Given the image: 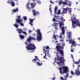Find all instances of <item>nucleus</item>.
<instances>
[{
    "instance_id": "1",
    "label": "nucleus",
    "mask_w": 80,
    "mask_h": 80,
    "mask_svg": "<svg viewBox=\"0 0 80 80\" xmlns=\"http://www.w3.org/2000/svg\"><path fill=\"white\" fill-rule=\"evenodd\" d=\"M56 55L59 54L60 53L61 55V57H63V49L64 48V47L62 46H56Z\"/></svg>"
},
{
    "instance_id": "2",
    "label": "nucleus",
    "mask_w": 80,
    "mask_h": 80,
    "mask_svg": "<svg viewBox=\"0 0 80 80\" xmlns=\"http://www.w3.org/2000/svg\"><path fill=\"white\" fill-rule=\"evenodd\" d=\"M62 69L63 70V72H62V68L61 67H59V68L60 72L61 74H63V73H65L68 72V68L67 66H63Z\"/></svg>"
},
{
    "instance_id": "3",
    "label": "nucleus",
    "mask_w": 80,
    "mask_h": 80,
    "mask_svg": "<svg viewBox=\"0 0 80 80\" xmlns=\"http://www.w3.org/2000/svg\"><path fill=\"white\" fill-rule=\"evenodd\" d=\"M26 47L28 50H33L36 49V47L34 44H29Z\"/></svg>"
},
{
    "instance_id": "4",
    "label": "nucleus",
    "mask_w": 80,
    "mask_h": 80,
    "mask_svg": "<svg viewBox=\"0 0 80 80\" xmlns=\"http://www.w3.org/2000/svg\"><path fill=\"white\" fill-rule=\"evenodd\" d=\"M56 56L57 57V60L58 61H60V62H58V63L61 64L62 63H64V62H65V59H63L64 58V57L62 58L61 57L59 56L58 55H57Z\"/></svg>"
},
{
    "instance_id": "5",
    "label": "nucleus",
    "mask_w": 80,
    "mask_h": 80,
    "mask_svg": "<svg viewBox=\"0 0 80 80\" xmlns=\"http://www.w3.org/2000/svg\"><path fill=\"white\" fill-rule=\"evenodd\" d=\"M37 34L38 36L37 37V40L38 41L42 40V33L40 32V31L39 29H38L37 31Z\"/></svg>"
},
{
    "instance_id": "6",
    "label": "nucleus",
    "mask_w": 80,
    "mask_h": 80,
    "mask_svg": "<svg viewBox=\"0 0 80 80\" xmlns=\"http://www.w3.org/2000/svg\"><path fill=\"white\" fill-rule=\"evenodd\" d=\"M16 23L17 24H18V23H20V25H21V26H22V27H23V25H24V24H23V23L22 22V20L20 19H16Z\"/></svg>"
},
{
    "instance_id": "7",
    "label": "nucleus",
    "mask_w": 80,
    "mask_h": 80,
    "mask_svg": "<svg viewBox=\"0 0 80 80\" xmlns=\"http://www.w3.org/2000/svg\"><path fill=\"white\" fill-rule=\"evenodd\" d=\"M32 12L33 13V15L34 17H35L36 15H38L40 14V13H39V12L38 11H35V10H32Z\"/></svg>"
},
{
    "instance_id": "8",
    "label": "nucleus",
    "mask_w": 80,
    "mask_h": 80,
    "mask_svg": "<svg viewBox=\"0 0 80 80\" xmlns=\"http://www.w3.org/2000/svg\"><path fill=\"white\" fill-rule=\"evenodd\" d=\"M74 74H75V75H76L77 76L78 75H80V70H79L78 68L77 69L75 70Z\"/></svg>"
},
{
    "instance_id": "9",
    "label": "nucleus",
    "mask_w": 80,
    "mask_h": 80,
    "mask_svg": "<svg viewBox=\"0 0 80 80\" xmlns=\"http://www.w3.org/2000/svg\"><path fill=\"white\" fill-rule=\"evenodd\" d=\"M68 74H67L66 75L64 76V78L63 77H60V80H67V78H68Z\"/></svg>"
},
{
    "instance_id": "10",
    "label": "nucleus",
    "mask_w": 80,
    "mask_h": 80,
    "mask_svg": "<svg viewBox=\"0 0 80 80\" xmlns=\"http://www.w3.org/2000/svg\"><path fill=\"white\" fill-rule=\"evenodd\" d=\"M69 10V8H63V10L62 12V14H64V13H67L68 12V10Z\"/></svg>"
},
{
    "instance_id": "11",
    "label": "nucleus",
    "mask_w": 80,
    "mask_h": 80,
    "mask_svg": "<svg viewBox=\"0 0 80 80\" xmlns=\"http://www.w3.org/2000/svg\"><path fill=\"white\" fill-rule=\"evenodd\" d=\"M54 27L55 30H58V23L56 22L54 23Z\"/></svg>"
},
{
    "instance_id": "12",
    "label": "nucleus",
    "mask_w": 80,
    "mask_h": 80,
    "mask_svg": "<svg viewBox=\"0 0 80 80\" xmlns=\"http://www.w3.org/2000/svg\"><path fill=\"white\" fill-rule=\"evenodd\" d=\"M49 49V46H47V47L46 46H44L43 47V51L44 52H47V51H49L48 50L47 51L46 50H47L48 49Z\"/></svg>"
},
{
    "instance_id": "13",
    "label": "nucleus",
    "mask_w": 80,
    "mask_h": 80,
    "mask_svg": "<svg viewBox=\"0 0 80 80\" xmlns=\"http://www.w3.org/2000/svg\"><path fill=\"white\" fill-rule=\"evenodd\" d=\"M16 30L19 33H23V31L20 28L17 29Z\"/></svg>"
},
{
    "instance_id": "14",
    "label": "nucleus",
    "mask_w": 80,
    "mask_h": 80,
    "mask_svg": "<svg viewBox=\"0 0 80 80\" xmlns=\"http://www.w3.org/2000/svg\"><path fill=\"white\" fill-rule=\"evenodd\" d=\"M61 28L62 31V35H65V28H64V27H62V28Z\"/></svg>"
},
{
    "instance_id": "15",
    "label": "nucleus",
    "mask_w": 80,
    "mask_h": 80,
    "mask_svg": "<svg viewBox=\"0 0 80 80\" xmlns=\"http://www.w3.org/2000/svg\"><path fill=\"white\" fill-rule=\"evenodd\" d=\"M75 20H76V18H75L72 19V25H73V24H76V23H77V22L75 21Z\"/></svg>"
},
{
    "instance_id": "16",
    "label": "nucleus",
    "mask_w": 80,
    "mask_h": 80,
    "mask_svg": "<svg viewBox=\"0 0 80 80\" xmlns=\"http://www.w3.org/2000/svg\"><path fill=\"white\" fill-rule=\"evenodd\" d=\"M13 13H16L17 12H18V8H16L14 9H13Z\"/></svg>"
},
{
    "instance_id": "17",
    "label": "nucleus",
    "mask_w": 80,
    "mask_h": 80,
    "mask_svg": "<svg viewBox=\"0 0 80 80\" xmlns=\"http://www.w3.org/2000/svg\"><path fill=\"white\" fill-rule=\"evenodd\" d=\"M34 3H31V7L32 8H34V7H35V5H36V4H37V3H35V2H33Z\"/></svg>"
},
{
    "instance_id": "18",
    "label": "nucleus",
    "mask_w": 80,
    "mask_h": 80,
    "mask_svg": "<svg viewBox=\"0 0 80 80\" xmlns=\"http://www.w3.org/2000/svg\"><path fill=\"white\" fill-rule=\"evenodd\" d=\"M54 18H56V20H58V19L59 18V17L58 16H57L56 15H54Z\"/></svg>"
},
{
    "instance_id": "19",
    "label": "nucleus",
    "mask_w": 80,
    "mask_h": 80,
    "mask_svg": "<svg viewBox=\"0 0 80 80\" xmlns=\"http://www.w3.org/2000/svg\"><path fill=\"white\" fill-rule=\"evenodd\" d=\"M13 0H8V1L7 2V3H9V4H10L12 2H13Z\"/></svg>"
},
{
    "instance_id": "20",
    "label": "nucleus",
    "mask_w": 80,
    "mask_h": 80,
    "mask_svg": "<svg viewBox=\"0 0 80 80\" xmlns=\"http://www.w3.org/2000/svg\"><path fill=\"white\" fill-rule=\"evenodd\" d=\"M32 40V38L29 37L28 38L27 40V42H30L31 40Z\"/></svg>"
},
{
    "instance_id": "21",
    "label": "nucleus",
    "mask_w": 80,
    "mask_h": 80,
    "mask_svg": "<svg viewBox=\"0 0 80 80\" xmlns=\"http://www.w3.org/2000/svg\"><path fill=\"white\" fill-rule=\"evenodd\" d=\"M10 5H11L12 7H15V2L13 1Z\"/></svg>"
},
{
    "instance_id": "22",
    "label": "nucleus",
    "mask_w": 80,
    "mask_h": 80,
    "mask_svg": "<svg viewBox=\"0 0 80 80\" xmlns=\"http://www.w3.org/2000/svg\"><path fill=\"white\" fill-rule=\"evenodd\" d=\"M76 44V42H74V41H72V45L71 46V47H73V46H75V44Z\"/></svg>"
},
{
    "instance_id": "23",
    "label": "nucleus",
    "mask_w": 80,
    "mask_h": 80,
    "mask_svg": "<svg viewBox=\"0 0 80 80\" xmlns=\"http://www.w3.org/2000/svg\"><path fill=\"white\" fill-rule=\"evenodd\" d=\"M19 36H20V38L21 39H23V38H25V37H24V36H23V35H21L20 34H19Z\"/></svg>"
},
{
    "instance_id": "24",
    "label": "nucleus",
    "mask_w": 80,
    "mask_h": 80,
    "mask_svg": "<svg viewBox=\"0 0 80 80\" xmlns=\"http://www.w3.org/2000/svg\"><path fill=\"white\" fill-rule=\"evenodd\" d=\"M36 65H38V66H40L41 65H42V63H40L39 62H36Z\"/></svg>"
},
{
    "instance_id": "25",
    "label": "nucleus",
    "mask_w": 80,
    "mask_h": 80,
    "mask_svg": "<svg viewBox=\"0 0 80 80\" xmlns=\"http://www.w3.org/2000/svg\"><path fill=\"white\" fill-rule=\"evenodd\" d=\"M37 60H38V58L33 59L32 60V62H33V63H35V62H36Z\"/></svg>"
},
{
    "instance_id": "26",
    "label": "nucleus",
    "mask_w": 80,
    "mask_h": 80,
    "mask_svg": "<svg viewBox=\"0 0 80 80\" xmlns=\"http://www.w3.org/2000/svg\"><path fill=\"white\" fill-rule=\"evenodd\" d=\"M57 6H55L54 8V13H57Z\"/></svg>"
},
{
    "instance_id": "27",
    "label": "nucleus",
    "mask_w": 80,
    "mask_h": 80,
    "mask_svg": "<svg viewBox=\"0 0 80 80\" xmlns=\"http://www.w3.org/2000/svg\"><path fill=\"white\" fill-rule=\"evenodd\" d=\"M13 26H15L16 28H18V26H19V25L17 24L16 23H15V24H13Z\"/></svg>"
},
{
    "instance_id": "28",
    "label": "nucleus",
    "mask_w": 80,
    "mask_h": 80,
    "mask_svg": "<svg viewBox=\"0 0 80 80\" xmlns=\"http://www.w3.org/2000/svg\"><path fill=\"white\" fill-rule=\"evenodd\" d=\"M68 38H71V33L69 32L68 35Z\"/></svg>"
},
{
    "instance_id": "29",
    "label": "nucleus",
    "mask_w": 80,
    "mask_h": 80,
    "mask_svg": "<svg viewBox=\"0 0 80 80\" xmlns=\"http://www.w3.org/2000/svg\"><path fill=\"white\" fill-rule=\"evenodd\" d=\"M53 38L55 39V40H57V36H56V35H54Z\"/></svg>"
},
{
    "instance_id": "30",
    "label": "nucleus",
    "mask_w": 80,
    "mask_h": 80,
    "mask_svg": "<svg viewBox=\"0 0 80 80\" xmlns=\"http://www.w3.org/2000/svg\"><path fill=\"white\" fill-rule=\"evenodd\" d=\"M52 21H53V22H58V21L56 20V19L55 18H53L52 19Z\"/></svg>"
},
{
    "instance_id": "31",
    "label": "nucleus",
    "mask_w": 80,
    "mask_h": 80,
    "mask_svg": "<svg viewBox=\"0 0 80 80\" xmlns=\"http://www.w3.org/2000/svg\"><path fill=\"white\" fill-rule=\"evenodd\" d=\"M23 19L24 20H27V17H26V16L24 17L23 18Z\"/></svg>"
},
{
    "instance_id": "32",
    "label": "nucleus",
    "mask_w": 80,
    "mask_h": 80,
    "mask_svg": "<svg viewBox=\"0 0 80 80\" xmlns=\"http://www.w3.org/2000/svg\"><path fill=\"white\" fill-rule=\"evenodd\" d=\"M36 2L37 3H38V4H40L41 2H40V1H36Z\"/></svg>"
},
{
    "instance_id": "33",
    "label": "nucleus",
    "mask_w": 80,
    "mask_h": 80,
    "mask_svg": "<svg viewBox=\"0 0 80 80\" xmlns=\"http://www.w3.org/2000/svg\"><path fill=\"white\" fill-rule=\"evenodd\" d=\"M71 73L72 74V75H75V73H73V72L72 71H71Z\"/></svg>"
},
{
    "instance_id": "34",
    "label": "nucleus",
    "mask_w": 80,
    "mask_h": 80,
    "mask_svg": "<svg viewBox=\"0 0 80 80\" xmlns=\"http://www.w3.org/2000/svg\"><path fill=\"white\" fill-rule=\"evenodd\" d=\"M72 43V39H71L70 40H69V43L70 44H71Z\"/></svg>"
},
{
    "instance_id": "35",
    "label": "nucleus",
    "mask_w": 80,
    "mask_h": 80,
    "mask_svg": "<svg viewBox=\"0 0 80 80\" xmlns=\"http://www.w3.org/2000/svg\"><path fill=\"white\" fill-rule=\"evenodd\" d=\"M69 13H71V12H72V10H71V8H69V9L68 10Z\"/></svg>"
},
{
    "instance_id": "36",
    "label": "nucleus",
    "mask_w": 80,
    "mask_h": 80,
    "mask_svg": "<svg viewBox=\"0 0 80 80\" xmlns=\"http://www.w3.org/2000/svg\"><path fill=\"white\" fill-rule=\"evenodd\" d=\"M62 4L64 5H67V2H62Z\"/></svg>"
},
{
    "instance_id": "37",
    "label": "nucleus",
    "mask_w": 80,
    "mask_h": 80,
    "mask_svg": "<svg viewBox=\"0 0 80 80\" xmlns=\"http://www.w3.org/2000/svg\"><path fill=\"white\" fill-rule=\"evenodd\" d=\"M73 28H75L76 27V25H74V24H72Z\"/></svg>"
},
{
    "instance_id": "38",
    "label": "nucleus",
    "mask_w": 80,
    "mask_h": 80,
    "mask_svg": "<svg viewBox=\"0 0 80 80\" xmlns=\"http://www.w3.org/2000/svg\"><path fill=\"white\" fill-rule=\"evenodd\" d=\"M57 14H60V10H58V13H57Z\"/></svg>"
},
{
    "instance_id": "39",
    "label": "nucleus",
    "mask_w": 80,
    "mask_h": 80,
    "mask_svg": "<svg viewBox=\"0 0 80 80\" xmlns=\"http://www.w3.org/2000/svg\"><path fill=\"white\" fill-rule=\"evenodd\" d=\"M49 10L50 11L51 14H52V10H51V8H50V7L49 8Z\"/></svg>"
},
{
    "instance_id": "40",
    "label": "nucleus",
    "mask_w": 80,
    "mask_h": 80,
    "mask_svg": "<svg viewBox=\"0 0 80 80\" xmlns=\"http://www.w3.org/2000/svg\"><path fill=\"white\" fill-rule=\"evenodd\" d=\"M31 40H36L35 39V38L34 37H32V38H31Z\"/></svg>"
},
{
    "instance_id": "41",
    "label": "nucleus",
    "mask_w": 80,
    "mask_h": 80,
    "mask_svg": "<svg viewBox=\"0 0 80 80\" xmlns=\"http://www.w3.org/2000/svg\"><path fill=\"white\" fill-rule=\"evenodd\" d=\"M77 25L78 26H79V27H80V22H78L77 23Z\"/></svg>"
},
{
    "instance_id": "42",
    "label": "nucleus",
    "mask_w": 80,
    "mask_h": 80,
    "mask_svg": "<svg viewBox=\"0 0 80 80\" xmlns=\"http://www.w3.org/2000/svg\"><path fill=\"white\" fill-rule=\"evenodd\" d=\"M63 24L62 23H59V25L61 26V27H62V26Z\"/></svg>"
},
{
    "instance_id": "43",
    "label": "nucleus",
    "mask_w": 80,
    "mask_h": 80,
    "mask_svg": "<svg viewBox=\"0 0 80 80\" xmlns=\"http://www.w3.org/2000/svg\"><path fill=\"white\" fill-rule=\"evenodd\" d=\"M22 33L23 34H25V35H27V32H23Z\"/></svg>"
},
{
    "instance_id": "44",
    "label": "nucleus",
    "mask_w": 80,
    "mask_h": 80,
    "mask_svg": "<svg viewBox=\"0 0 80 80\" xmlns=\"http://www.w3.org/2000/svg\"><path fill=\"white\" fill-rule=\"evenodd\" d=\"M30 22H33V19H31V20H30Z\"/></svg>"
},
{
    "instance_id": "45",
    "label": "nucleus",
    "mask_w": 80,
    "mask_h": 80,
    "mask_svg": "<svg viewBox=\"0 0 80 80\" xmlns=\"http://www.w3.org/2000/svg\"><path fill=\"white\" fill-rule=\"evenodd\" d=\"M61 4H62V1H60L59 2V5H61Z\"/></svg>"
},
{
    "instance_id": "46",
    "label": "nucleus",
    "mask_w": 80,
    "mask_h": 80,
    "mask_svg": "<svg viewBox=\"0 0 80 80\" xmlns=\"http://www.w3.org/2000/svg\"><path fill=\"white\" fill-rule=\"evenodd\" d=\"M21 18L20 16H18V17H17V18H18V19H20Z\"/></svg>"
},
{
    "instance_id": "47",
    "label": "nucleus",
    "mask_w": 80,
    "mask_h": 80,
    "mask_svg": "<svg viewBox=\"0 0 80 80\" xmlns=\"http://www.w3.org/2000/svg\"><path fill=\"white\" fill-rule=\"evenodd\" d=\"M60 19L62 20V21H63V18L61 17L60 18Z\"/></svg>"
},
{
    "instance_id": "48",
    "label": "nucleus",
    "mask_w": 80,
    "mask_h": 80,
    "mask_svg": "<svg viewBox=\"0 0 80 80\" xmlns=\"http://www.w3.org/2000/svg\"><path fill=\"white\" fill-rule=\"evenodd\" d=\"M26 7L27 8V9H28L29 10H30V7H29L27 6Z\"/></svg>"
},
{
    "instance_id": "49",
    "label": "nucleus",
    "mask_w": 80,
    "mask_h": 80,
    "mask_svg": "<svg viewBox=\"0 0 80 80\" xmlns=\"http://www.w3.org/2000/svg\"><path fill=\"white\" fill-rule=\"evenodd\" d=\"M29 24H30L31 25H33V23L32 22H30Z\"/></svg>"
},
{
    "instance_id": "50",
    "label": "nucleus",
    "mask_w": 80,
    "mask_h": 80,
    "mask_svg": "<svg viewBox=\"0 0 80 80\" xmlns=\"http://www.w3.org/2000/svg\"><path fill=\"white\" fill-rule=\"evenodd\" d=\"M62 44L63 46H65V43H64L62 42Z\"/></svg>"
},
{
    "instance_id": "51",
    "label": "nucleus",
    "mask_w": 80,
    "mask_h": 80,
    "mask_svg": "<svg viewBox=\"0 0 80 80\" xmlns=\"http://www.w3.org/2000/svg\"><path fill=\"white\" fill-rule=\"evenodd\" d=\"M44 58H46V59H47V58H46V56H43Z\"/></svg>"
},
{
    "instance_id": "52",
    "label": "nucleus",
    "mask_w": 80,
    "mask_h": 80,
    "mask_svg": "<svg viewBox=\"0 0 80 80\" xmlns=\"http://www.w3.org/2000/svg\"><path fill=\"white\" fill-rule=\"evenodd\" d=\"M35 58H38V57L37 56H35Z\"/></svg>"
},
{
    "instance_id": "53",
    "label": "nucleus",
    "mask_w": 80,
    "mask_h": 80,
    "mask_svg": "<svg viewBox=\"0 0 80 80\" xmlns=\"http://www.w3.org/2000/svg\"><path fill=\"white\" fill-rule=\"evenodd\" d=\"M72 57V59H73V55L72 54L71 55Z\"/></svg>"
},
{
    "instance_id": "54",
    "label": "nucleus",
    "mask_w": 80,
    "mask_h": 80,
    "mask_svg": "<svg viewBox=\"0 0 80 80\" xmlns=\"http://www.w3.org/2000/svg\"><path fill=\"white\" fill-rule=\"evenodd\" d=\"M78 68H79V67H80V65H78Z\"/></svg>"
},
{
    "instance_id": "55",
    "label": "nucleus",
    "mask_w": 80,
    "mask_h": 80,
    "mask_svg": "<svg viewBox=\"0 0 80 80\" xmlns=\"http://www.w3.org/2000/svg\"><path fill=\"white\" fill-rule=\"evenodd\" d=\"M45 56H47V52H45Z\"/></svg>"
},
{
    "instance_id": "56",
    "label": "nucleus",
    "mask_w": 80,
    "mask_h": 80,
    "mask_svg": "<svg viewBox=\"0 0 80 80\" xmlns=\"http://www.w3.org/2000/svg\"><path fill=\"white\" fill-rule=\"evenodd\" d=\"M55 42L56 43H58V41H55Z\"/></svg>"
},
{
    "instance_id": "57",
    "label": "nucleus",
    "mask_w": 80,
    "mask_h": 80,
    "mask_svg": "<svg viewBox=\"0 0 80 80\" xmlns=\"http://www.w3.org/2000/svg\"><path fill=\"white\" fill-rule=\"evenodd\" d=\"M71 52H73V50H71Z\"/></svg>"
},
{
    "instance_id": "58",
    "label": "nucleus",
    "mask_w": 80,
    "mask_h": 80,
    "mask_svg": "<svg viewBox=\"0 0 80 80\" xmlns=\"http://www.w3.org/2000/svg\"><path fill=\"white\" fill-rule=\"evenodd\" d=\"M60 38H62V36H60Z\"/></svg>"
},
{
    "instance_id": "59",
    "label": "nucleus",
    "mask_w": 80,
    "mask_h": 80,
    "mask_svg": "<svg viewBox=\"0 0 80 80\" xmlns=\"http://www.w3.org/2000/svg\"><path fill=\"white\" fill-rule=\"evenodd\" d=\"M25 44H26V45H28V43H27L26 42H25Z\"/></svg>"
},
{
    "instance_id": "60",
    "label": "nucleus",
    "mask_w": 80,
    "mask_h": 80,
    "mask_svg": "<svg viewBox=\"0 0 80 80\" xmlns=\"http://www.w3.org/2000/svg\"><path fill=\"white\" fill-rule=\"evenodd\" d=\"M32 31L31 30H29V32H30V33H31Z\"/></svg>"
},
{
    "instance_id": "61",
    "label": "nucleus",
    "mask_w": 80,
    "mask_h": 80,
    "mask_svg": "<svg viewBox=\"0 0 80 80\" xmlns=\"http://www.w3.org/2000/svg\"><path fill=\"white\" fill-rule=\"evenodd\" d=\"M26 6H29V5H28V4H27L26 5Z\"/></svg>"
},
{
    "instance_id": "62",
    "label": "nucleus",
    "mask_w": 80,
    "mask_h": 80,
    "mask_svg": "<svg viewBox=\"0 0 80 80\" xmlns=\"http://www.w3.org/2000/svg\"><path fill=\"white\" fill-rule=\"evenodd\" d=\"M69 78H72V76H69Z\"/></svg>"
},
{
    "instance_id": "63",
    "label": "nucleus",
    "mask_w": 80,
    "mask_h": 80,
    "mask_svg": "<svg viewBox=\"0 0 80 80\" xmlns=\"http://www.w3.org/2000/svg\"><path fill=\"white\" fill-rule=\"evenodd\" d=\"M50 3H53V2L52 1H51Z\"/></svg>"
},
{
    "instance_id": "64",
    "label": "nucleus",
    "mask_w": 80,
    "mask_h": 80,
    "mask_svg": "<svg viewBox=\"0 0 80 80\" xmlns=\"http://www.w3.org/2000/svg\"><path fill=\"white\" fill-rule=\"evenodd\" d=\"M69 6H71V3H69Z\"/></svg>"
}]
</instances>
